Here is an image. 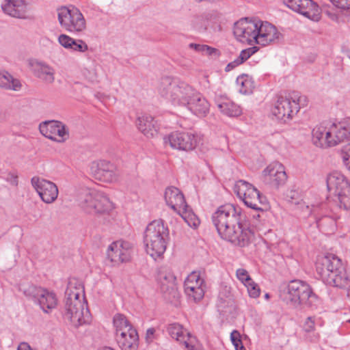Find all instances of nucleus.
Instances as JSON below:
<instances>
[{
	"label": "nucleus",
	"instance_id": "1",
	"mask_svg": "<svg viewBox=\"0 0 350 350\" xmlns=\"http://www.w3.org/2000/svg\"><path fill=\"white\" fill-rule=\"evenodd\" d=\"M245 219L241 208L232 204L220 206L212 215L220 237L240 247L247 245L253 236Z\"/></svg>",
	"mask_w": 350,
	"mask_h": 350
},
{
	"label": "nucleus",
	"instance_id": "2",
	"mask_svg": "<svg viewBox=\"0 0 350 350\" xmlns=\"http://www.w3.org/2000/svg\"><path fill=\"white\" fill-rule=\"evenodd\" d=\"M64 317L76 327L89 323L91 320L85 306L83 284L76 278L69 280L65 292Z\"/></svg>",
	"mask_w": 350,
	"mask_h": 350
},
{
	"label": "nucleus",
	"instance_id": "3",
	"mask_svg": "<svg viewBox=\"0 0 350 350\" xmlns=\"http://www.w3.org/2000/svg\"><path fill=\"white\" fill-rule=\"evenodd\" d=\"M316 270L327 285L342 288L349 284V276L341 260L333 254L319 257Z\"/></svg>",
	"mask_w": 350,
	"mask_h": 350
},
{
	"label": "nucleus",
	"instance_id": "4",
	"mask_svg": "<svg viewBox=\"0 0 350 350\" xmlns=\"http://www.w3.org/2000/svg\"><path fill=\"white\" fill-rule=\"evenodd\" d=\"M169 239V230L163 220H154L146 227L144 242L146 251L152 258L156 259L163 254Z\"/></svg>",
	"mask_w": 350,
	"mask_h": 350
},
{
	"label": "nucleus",
	"instance_id": "5",
	"mask_svg": "<svg viewBox=\"0 0 350 350\" xmlns=\"http://www.w3.org/2000/svg\"><path fill=\"white\" fill-rule=\"evenodd\" d=\"M195 90L189 84L170 77H163L158 87V92L161 96L174 105L185 107Z\"/></svg>",
	"mask_w": 350,
	"mask_h": 350
},
{
	"label": "nucleus",
	"instance_id": "6",
	"mask_svg": "<svg viewBox=\"0 0 350 350\" xmlns=\"http://www.w3.org/2000/svg\"><path fill=\"white\" fill-rule=\"evenodd\" d=\"M79 205L90 214L104 213L113 208V204L103 193L94 189L81 190L77 196Z\"/></svg>",
	"mask_w": 350,
	"mask_h": 350
},
{
	"label": "nucleus",
	"instance_id": "7",
	"mask_svg": "<svg viewBox=\"0 0 350 350\" xmlns=\"http://www.w3.org/2000/svg\"><path fill=\"white\" fill-rule=\"evenodd\" d=\"M307 103L306 96L298 92H292L285 96L278 97L272 113L278 120L286 122L291 119L301 107L307 105Z\"/></svg>",
	"mask_w": 350,
	"mask_h": 350
},
{
	"label": "nucleus",
	"instance_id": "8",
	"mask_svg": "<svg viewBox=\"0 0 350 350\" xmlns=\"http://www.w3.org/2000/svg\"><path fill=\"white\" fill-rule=\"evenodd\" d=\"M281 297L287 304L293 307L300 305L311 306L313 300L317 298L310 286L306 282L299 280L291 281Z\"/></svg>",
	"mask_w": 350,
	"mask_h": 350
},
{
	"label": "nucleus",
	"instance_id": "9",
	"mask_svg": "<svg viewBox=\"0 0 350 350\" xmlns=\"http://www.w3.org/2000/svg\"><path fill=\"white\" fill-rule=\"evenodd\" d=\"M327 190L330 196L338 203L340 208L347 210L350 208V184L340 173L334 172L329 174L326 180Z\"/></svg>",
	"mask_w": 350,
	"mask_h": 350
},
{
	"label": "nucleus",
	"instance_id": "10",
	"mask_svg": "<svg viewBox=\"0 0 350 350\" xmlns=\"http://www.w3.org/2000/svg\"><path fill=\"white\" fill-rule=\"evenodd\" d=\"M20 291L28 298L39 306L44 313H49L57 305L56 295L49 290L29 284L23 285Z\"/></svg>",
	"mask_w": 350,
	"mask_h": 350
},
{
	"label": "nucleus",
	"instance_id": "11",
	"mask_svg": "<svg viewBox=\"0 0 350 350\" xmlns=\"http://www.w3.org/2000/svg\"><path fill=\"white\" fill-rule=\"evenodd\" d=\"M60 26L74 33H80L86 29V21L81 11L77 8L69 9L61 7L57 10Z\"/></svg>",
	"mask_w": 350,
	"mask_h": 350
},
{
	"label": "nucleus",
	"instance_id": "12",
	"mask_svg": "<svg viewBox=\"0 0 350 350\" xmlns=\"http://www.w3.org/2000/svg\"><path fill=\"white\" fill-rule=\"evenodd\" d=\"M234 192L247 207L256 211H263L262 205L265 198L250 183L243 180H239L235 185Z\"/></svg>",
	"mask_w": 350,
	"mask_h": 350
},
{
	"label": "nucleus",
	"instance_id": "13",
	"mask_svg": "<svg viewBox=\"0 0 350 350\" xmlns=\"http://www.w3.org/2000/svg\"><path fill=\"white\" fill-rule=\"evenodd\" d=\"M258 24H260V19L257 18H241L234 25L233 33L236 39L242 43H256Z\"/></svg>",
	"mask_w": 350,
	"mask_h": 350
},
{
	"label": "nucleus",
	"instance_id": "14",
	"mask_svg": "<svg viewBox=\"0 0 350 350\" xmlns=\"http://www.w3.org/2000/svg\"><path fill=\"white\" fill-rule=\"evenodd\" d=\"M40 133L45 137L58 143L66 141L69 137L67 126L59 120H46L39 125Z\"/></svg>",
	"mask_w": 350,
	"mask_h": 350
},
{
	"label": "nucleus",
	"instance_id": "15",
	"mask_svg": "<svg viewBox=\"0 0 350 350\" xmlns=\"http://www.w3.org/2000/svg\"><path fill=\"white\" fill-rule=\"evenodd\" d=\"M283 2L294 12L312 21H319L321 18L320 8L312 0H283Z\"/></svg>",
	"mask_w": 350,
	"mask_h": 350
},
{
	"label": "nucleus",
	"instance_id": "16",
	"mask_svg": "<svg viewBox=\"0 0 350 350\" xmlns=\"http://www.w3.org/2000/svg\"><path fill=\"white\" fill-rule=\"evenodd\" d=\"M31 184L46 204H51L57 198L59 191L54 183L36 176L31 178Z\"/></svg>",
	"mask_w": 350,
	"mask_h": 350
},
{
	"label": "nucleus",
	"instance_id": "17",
	"mask_svg": "<svg viewBox=\"0 0 350 350\" xmlns=\"http://www.w3.org/2000/svg\"><path fill=\"white\" fill-rule=\"evenodd\" d=\"M91 172L95 179L103 183H114L118 178V173L116 166L107 161L93 163L91 166Z\"/></svg>",
	"mask_w": 350,
	"mask_h": 350
},
{
	"label": "nucleus",
	"instance_id": "18",
	"mask_svg": "<svg viewBox=\"0 0 350 350\" xmlns=\"http://www.w3.org/2000/svg\"><path fill=\"white\" fill-rule=\"evenodd\" d=\"M165 142L174 149L189 151L193 150L197 144L196 137L189 133L174 132L165 138Z\"/></svg>",
	"mask_w": 350,
	"mask_h": 350
},
{
	"label": "nucleus",
	"instance_id": "19",
	"mask_svg": "<svg viewBox=\"0 0 350 350\" xmlns=\"http://www.w3.org/2000/svg\"><path fill=\"white\" fill-rule=\"evenodd\" d=\"M205 287L204 280L197 272L190 273L184 283L185 293L195 301H200L204 297Z\"/></svg>",
	"mask_w": 350,
	"mask_h": 350
},
{
	"label": "nucleus",
	"instance_id": "20",
	"mask_svg": "<svg viewBox=\"0 0 350 350\" xmlns=\"http://www.w3.org/2000/svg\"><path fill=\"white\" fill-rule=\"evenodd\" d=\"M258 26L256 44L267 46L271 43H277L282 39L281 33L271 23L260 20Z\"/></svg>",
	"mask_w": 350,
	"mask_h": 350
},
{
	"label": "nucleus",
	"instance_id": "21",
	"mask_svg": "<svg viewBox=\"0 0 350 350\" xmlns=\"http://www.w3.org/2000/svg\"><path fill=\"white\" fill-rule=\"evenodd\" d=\"M262 176L266 183L276 187L284 185L287 179L284 167L279 162L270 163L263 170Z\"/></svg>",
	"mask_w": 350,
	"mask_h": 350
},
{
	"label": "nucleus",
	"instance_id": "22",
	"mask_svg": "<svg viewBox=\"0 0 350 350\" xmlns=\"http://www.w3.org/2000/svg\"><path fill=\"white\" fill-rule=\"evenodd\" d=\"M132 245L127 241H117L108 247L107 256L111 262H125L131 260Z\"/></svg>",
	"mask_w": 350,
	"mask_h": 350
},
{
	"label": "nucleus",
	"instance_id": "23",
	"mask_svg": "<svg viewBox=\"0 0 350 350\" xmlns=\"http://www.w3.org/2000/svg\"><path fill=\"white\" fill-rule=\"evenodd\" d=\"M4 14L16 18H27V4L24 0H3L1 5Z\"/></svg>",
	"mask_w": 350,
	"mask_h": 350
},
{
	"label": "nucleus",
	"instance_id": "24",
	"mask_svg": "<svg viewBox=\"0 0 350 350\" xmlns=\"http://www.w3.org/2000/svg\"><path fill=\"white\" fill-rule=\"evenodd\" d=\"M185 107L194 115L204 117L209 112L210 105L201 93L195 90Z\"/></svg>",
	"mask_w": 350,
	"mask_h": 350
},
{
	"label": "nucleus",
	"instance_id": "25",
	"mask_svg": "<svg viewBox=\"0 0 350 350\" xmlns=\"http://www.w3.org/2000/svg\"><path fill=\"white\" fill-rule=\"evenodd\" d=\"M116 341L122 350H137L139 345L137 332L135 328H129L116 335Z\"/></svg>",
	"mask_w": 350,
	"mask_h": 350
},
{
	"label": "nucleus",
	"instance_id": "26",
	"mask_svg": "<svg viewBox=\"0 0 350 350\" xmlns=\"http://www.w3.org/2000/svg\"><path fill=\"white\" fill-rule=\"evenodd\" d=\"M329 137L328 140L332 142L329 144L328 148L335 146L342 142L344 140L349 139L348 125L346 122H340L338 124H333L328 128Z\"/></svg>",
	"mask_w": 350,
	"mask_h": 350
},
{
	"label": "nucleus",
	"instance_id": "27",
	"mask_svg": "<svg viewBox=\"0 0 350 350\" xmlns=\"http://www.w3.org/2000/svg\"><path fill=\"white\" fill-rule=\"evenodd\" d=\"M164 198L166 204L176 212L187 204L183 194L175 187L166 188Z\"/></svg>",
	"mask_w": 350,
	"mask_h": 350
},
{
	"label": "nucleus",
	"instance_id": "28",
	"mask_svg": "<svg viewBox=\"0 0 350 350\" xmlns=\"http://www.w3.org/2000/svg\"><path fill=\"white\" fill-rule=\"evenodd\" d=\"M155 123L152 116L146 115L139 117L136 124L138 129L144 136L147 138H153L158 134Z\"/></svg>",
	"mask_w": 350,
	"mask_h": 350
},
{
	"label": "nucleus",
	"instance_id": "29",
	"mask_svg": "<svg viewBox=\"0 0 350 350\" xmlns=\"http://www.w3.org/2000/svg\"><path fill=\"white\" fill-rule=\"evenodd\" d=\"M33 72L36 77L47 84H52L55 81V70L48 64L37 62L33 66Z\"/></svg>",
	"mask_w": 350,
	"mask_h": 350
},
{
	"label": "nucleus",
	"instance_id": "30",
	"mask_svg": "<svg viewBox=\"0 0 350 350\" xmlns=\"http://www.w3.org/2000/svg\"><path fill=\"white\" fill-rule=\"evenodd\" d=\"M312 141L313 144L319 148H327L329 144H332L330 141L328 140L329 137V133L328 132V128L323 126H315L312 132Z\"/></svg>",
	"mask_w": 350,
	"mask_h": 350
},
{
	"label": "nucleus",
	"instance_id": "31",
	"mask_svg": "<svg viewBox=\"0 0 350 350\" xmlns=\"http://www.w3.org/2000/svg\"><path fill=\"white\" fill-rule=\"evenodd\" d=\"M58 41L62 46L73 51L85 52L88 49L87 44L82 40H75L66 34H61Z\"/></svg>",
	"mask_w": 350,
	"mask_h": 350
},
{
	"label": "nucleus",
	"instance_id": "32",
	"mask_svg": "<svg viewBox=\"0 0 350 350\" xmlns=\"http://www.w3.org/2000/svg\"><path fill=\"white\" fill-rule=\"evenodd\" d=\"M176 277L170 270H161L158 274V281L163 292L172 293L175 290Z\"/></svg>",
	"mask_w": 350,
	"mask_h": 350
},
{
	"label": "nucleus",
	"instance_id": "33",
	"mask_svg": "<svg viewBox=\"0 0 350 350\" xmlns=\"http://www.w3.org/2000/svg\"><path fill=\"white\" fill-rule=\"evenodd\" d=\"M21 83L17 79H14L8 72L0 70V88L5 90L18 91L21 88Z\"/></svg>",
	"mask_w": 350,
	"mask_h": 350
},
{
	"label": "nucleus",
	"instance_id": "34",
	"mask_svg": "<svg viewBox=\"0 0 350 350\" xmlns=\"http://www.w3.org/2000/svg\"><path fill=\"white\" fill-rule=\"evenodd\" d=\"M217 107L222 113L229 117H237L242 113L240 106L230 100L217 103Z\"/></svg>",
	"mask_w": 350,
	"mask_h": 350
},
{
	"label": "nucleus",
	"instance_id": "35",
	"mask_svg": "<svg viewBox=\"0 0 350 350\" xmlns=\"http://www.w3.org/2000/svg\"><path fill=\"white\" fill-rule=\"evenodd\" d=\"M181 211H178L177 213L181 216L185 221L192 228H197L200 224V220L193 212L189 208L187 204L185 205Z\"/></svg>",
	"mask_w": 350,
	"mask_h": 350
},
{
	"label": "nucleus",
	"instance_id": "36",
	"mask_svg": "<svg viewBox=\"0 0 350 350\" xmlns=\"http://www.w3.org/2000/svg\"><path fill=\"white\" fill-rule=\"evenodd\" d=\"M113 325L116 327V335L126 332L129 328H134L126 317L121 314H117L114 316Z\"/></svg>",
	"mask_w": 350,
	"mask_h": 350
},
{
	"label": "nucleus",
	"instance_id": "37",
	"mask_svg": "<svg viewBox=\"0 0 350 350\" xmlns=\"http://www.w3.org/2000/svg\"><path fill=\"white\" fill-rule=\"evenodd\" d=\"M236 83L240 93L247 94L252 92L254 88L253 83L250 81L247 75H242L239 76L237 79Z\"/></svg>",
	"mask_w": 350,
	"mask_h": 350
},
{
	"label": "nucleus",
	"instance_id": "38",
	"mask_svg": "<svg viewBox=\"0 0 350 350\" xmlns=\"http://www.w3.org/2000/svg\"><path fill=\"white\" fill-rule=\"evenodd\" d=\"M313 207V206L306 204L303 200H300L293 206L297 213L304 218H306L312 214Z\"/></svg>",
	"mask_w": 350,
	"mask_h": 350
},
{
	"label": "nucleus",
	"instance_id": "39",
	"mask_svg": "<svg viewBox=\"0 0 350 350\" xmlns=\"http://www.w3.org/2000/svg\"><path fill=\"white\" fill-rule=\"evenodd\" d=\"M206 19V12L197 15L192 21V24L195 28L200 31H204L207 29L208 25V20Z\"/></svg>",
	"mask_w": 350,
	"mask_h": 350
},
{
	"label": "nucleus",
	"instance_id": "40",
	"mask_svg": "<svg viewBox=\"0 0 350 350\" xmlns=\"http://www.w3.org/2000/svg\"><path fill=\"white\" fill-rule=\"evenodd\" d=\"M331 3L341 12H347L350 20V0H329Z\"/></svg>",
	"mask_w": 350,
	"mask_h": 350
},
{
	"label": "nucleus",
	"instance_id": "41",
	"mask_svg": "<svg viewBox=\"0 0 350 350\" xmlns=\"http://www.w3.org/2000/svg\"><path fill=\"white\" fill-rule=\"evenodd\" d=\"M230 340L235 350H246L243 345L241 334L237 330H233L231 332Z\"/></svg>",
	"mask_w": 350,
	"mask_h": 350
},
{
	"label": "nucleus",
	"instance_id": "42",
	"mask_svg": "<svg viewBox=\"0 0 350 350\" xmlns=\"http://www.w3.org/2000/svg\"><path fill=\"white\" fill-rule=\"evenodd\" d=\"M245 286L247 287L249 295L251 297L256 298L260 295V288L252 280L251 282H247Z\"/></svg>",
	"mask_w": 350,
	"mask_h": 350
},
{
	"label": "nucleus",
	"instance_id": "43",
	"mask_svg": "<svg viewBox=\"0 0 350 350\" xmlns=\"http://www.w3.org/2000/svg\"><path fill=\"white\" fill-rule=\"evenodd\" d=\"M206 19L208 20V25L215 24L219 21L221 18V14L217 10H211L206 12Z\"/></svg>",
	"mask_w": 350,
	"mask_h": 350
},
{
	"label": "nucleus",
	"instance_id": "44",
	"mask_svg": "<svg viewBox=\"0 0 350 350\" xmlns=\"http://www.w3.org/2000/svg\"><path fill=\"white\" fill-rule=\"evenodd\" d=\"M237 278L245 285L247 282H251L250 278L247 270L244 269H238L236 272Z\"/></svg>",
	"mask_w": 350,
	"mask_h": 350
},
{
	"label": "nucleus",
	"instance_id": "45",
	"mask_svg": "<svg viewBox=\"0 0 350 350\" xmlns=\"http://www.w3.org/2000/svg\"><path fill=\"white\" fill-rule=\"evenodd\" d=\"M257 51L256 47H251L244 50H242L239 55V58L241 62L243 63L247 59H249L254 53Z\"/></svg>",
	"mask_w": 350,
	"mask_h": 350
},
{
	"label": "nucleus",
	"instance_id": "46",
	"mask_svg": "<svg viewBox=\"0 0 350 350\" xmlns=\"http://www.w3.org/2000/svg\"><path fill=\"white\" fill-rule=\"evenodd\" d=\"M288 201L291 203V206H293L296 202H299L301 199L299 194L297 191L291 190L286 196Z\"/></svg>",
	"mask_w": 350,
	"mask_h": 350
},
{
	"label": "nucleus",
	"instance_id": "47",
	"mask_svg": "<svg viewBox=\"0 0 350 350\" xmlns=\"http://www.w3.org/2000/svg\"><path fill=\"white\" fill-rule=\"evenodd\" d=\"M314 317H308L304 324V329L306 332H310L314 329Z\"/></svg>",
	"mask_w": 350,
	"mask_h": 350
},
{
	"label": "nucleus",
	"instance_id": "48",
	"mask_svg": "<svg viewBox=\"0 0 350 350\" xmlns=\"http://www.w3.org/2000/svg\"><path fill=\"white\" fill-rule=\"evenodd\" d=\"M202 53L211 56H218L219 55V51L217 49L206 44L204 45V51H202Z\"/></svg>",
	"mask_w": 350,
	"mask_h": 350
},
{
	"label": "nucleus",
	"instance_id": "49",
	"mask_svg": "<svg viewBox=\"0 0 350 350\" xmlns=\"http://www.w3.org/2000/svg\"><path fill=\"white\" fill-rule=\"evenodd\" d=\"M6 180L14 187H17L18 185V175L14 173H10L8 175Z\"/></svg>",
	"mask_w": 350,
	"mask_h": 350
},
{
	"label": "nucleus",
	"instance_id": "50",
	"mask_svg": "<svg viewBox=\"0 0 350 350\" xmlns=\"http://www.w3.org/2000/svg\"><path fill=\"white\" fill-rule=\"evenodd\" d=\"M242 64L243 63L241 62L240 59L238 57L234 61L228 64V65L225 68V71L229 72V71L232 70V69H234V68H236L237 66H238Z\"/></svg>",
	"mask_w": 350,
	"mask_h": 350
},
{
	"label": "nucleus",
	"instance_id": "51",
	"mask_svg": "<svg viewBox=\"0 0 350 350\" xmlns=\"http://www.w3.org/2000/svg\"><path fill=\"white\" fill-rule=\"evenodd\" d=\"M154 333H155V329L154 328H149L147 329L146 331V340L148 342H152L154 338Z\"/></svg>",
	"mask_w": 350,
	"mask_h": 350
},
{
	"label": "nucleus",
	"instance_id": "52",
	"mask_svg": "<svg viewBox=\"0 0 350 350\" xmlns=\"http://www.w3.org/2000/svg\"><path fill=\"white\" fill-rule=\"evenodd\" d=\"M204 45L205 44L191 43L189 44V47L191 49L195 50L196 51L202 53V51H204Z\"/></svg>",
	"mask_w": 350,
	"mask_h": 350
},
{
	"label": "nucleus",
	"instance_id": "53",
	"mask_svg": "<svg viewBox=\"0 0 350 350\" xmlns=\"http://www.w3.org/2000/svg\"><path fill=\"white\" fill-rule=\"evenodd\" d=\"M329 221L331 223V224L332 225L333 227H334L335 226V222L334 220H332L331 218L329 217H323L322 218L319 222H318V225L319 226H323V224H325V223Z\"/></svg>",
	"mask_w": 350,
	"mask_h": 350
},
{
	"label": "nucleus",
	"instance_id": "54",
	"mask_svg": "<svg viewBox=\"0 0 350 350\" xmlns=\"http://www.w3.org/2000/svg\"><path fill=\"white\" fill-rule=\"evenodd\" d=\"M347 125H348V130H349V136L350 139V121H347Z\"/></svg>",
	"mask_w": 350,
	"mask_h": 350
},
{
	"label": "nucleus",
	"instance_id": "55",
	"mask_svg": "<svg viewBox=\"0 0 350 350\" xmlns=\"http://www.w3.org/2000/svg\"><path fill=\"white\" fill-rule=\"evenodd\" d=\"M101 350H113V349L109 347H105Z\"/></svg>",
	"mask_w": 350,
	"mask_h": 350
},
{
	"label": "nucleus",
	"instance_id": "56",
	"mask_svg": "<svg viewBox=\"0 0 350 350\" xmlns=\"http://www.w3.org/2000/svg\"><path fill=\"white\" fill-rule=\"evenodd\" d=\"M219 297L221 300L223 299V298H222V297H221V293H219Z\"/></svg>",
	"mask_w": 350,
	"mask_h": 350
},
{
	"label": "nucleus",
	"instance_id": "57",
	"mask_svg": "<svg viewBox=\"0 0 350 350\" xmlns=\"http://www.w3.org/2000/svg\"><path fill=\"white\" fill-rule=\"evenodd\" d=\"M265 297H266V298H268V297H269V294H266V295H265Z\"/></svg>",
	"mask_w": 350,
	"mask_h": 350
},
{
	"label": "nucleus",
	"instance_id": "58",
	"mask_svg": "<svg viewBox=\"0 0 350 350\" xmlns=\"http://www.w3.org/2000/svg\"><path fill=\"white\" fill-rule=\"evenodd\" d=\"M347 322L350 323V319L347 321Z\"/></svg>",
	"mask_w": 350,
	"mask_h": 350
}]
</instances>
